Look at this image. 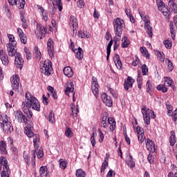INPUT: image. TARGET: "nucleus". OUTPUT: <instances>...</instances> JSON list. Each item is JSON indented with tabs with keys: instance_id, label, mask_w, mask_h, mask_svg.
Returning a JSON list of instances; mask_svg holds the SVG:
<instances>
[{
	"instance_id": "nucleus-1",
	"label": "nucleus",
	"mask_w": 177,
	"mask_h": 177,
	"mask_svg": "<svg viewBox=\"0 0 177 177\" xmlns=\"http://www.w3.org/2000/svg\"><path fill=\"white\" fill-rule=\"evenodd\" d=\"M26 100L22 102L21 109L28 118H31L32 117V112L30 109L32 108V110L39 111L41 110V105L39 104V101L35 97L31 96L29 93H26Z\"/></svg>"
},
{
	"instance_id": "nucleus-2",
	"label": "nucleus",
	"mask_w": 177,
	"mask_h": 177,
	"mask_svg": "<svg viewBox=\"0 0 177 177\" xmlns=\"http://www.w3.org/2000/svg\"><path fill=\"white\" fill-rule=\"evenodd\" d=\"M8 116L6 115H1V127L6 133H12L13 132V127H12V123L8 122Z\"/></svg>"
},
{
	"instance_id": "nucleus-3",
	"label": "nucleus",
	"mask_w": 177,
	"mask_h": 177,
	"mask_svg": "<svg viewBox=\"0 0 177 177\" xmlns=\"http://www.w3.org/2000/svg\"><path fill=\"white\" fill-rule=\"evenodd\" d=\"M123 24L124 20L120 18H116L113 21L114 31L115 32V35H118V37H121V35H122Z\"/></svg>"
},
{
	"instance_id": "nucleus-4",
	"label": "nucleus",
	"mask_w": 177,
	"mask_h": 177,
	"mask_svg": "<svg viewBox=\"0 0 177 177\" xmlns=\"http://www.w3.org/2000/svg\"><path fill=\"white\" fill-rule=\"evenodd\" d=\"M0 164L3 165V171H1V177H9L10 169H9V165H8V159H6V158L4 156H1Z\"/></svg>"
},
{
	"instance_id": "nucleus-5",
	"label": "nucleus",
	"mask_w": 177,
	"mask_h": 177,
	"mask_svg": "<svg viewBox=\"0 0 177 177\" xmlns=\"http://www.w3.org/2000/svg\"><path fill=\"white\" fill-rule=\"evenodd\" d=\"M140 17L142 19L143 21H145V28L147 31V35H149V37H150V38H151V37H153V28H151V26H150V21L148 20L149 17L147 16H143L142 15V14H140Z\"/></svg>"
},
{
	"instance_id": "nucleus-6",
	"label": "nucleus",
	"mask_w": 177,
	"mask_h": 177,
	"mask_svg": "<svg viewBox=\"0 0 177 177\" xmlns=\"http://www.w3.org/2000/svg\"><path fill=\"white\" fill-rule=\"evenodd\" d=\"M41 69L42 70V71H44V75H47L48 77H49V75L52 73V62L49 60H46Z\"/></svg>"
},
{
	"instance_id": "nucleus-7",
	"label": "nucleus",
	"mask_w": 177,
	"mask_h": 177,
	"mask_svg": "<svg viewBox=\"0 0 177 177\" xmlns=\"http://www.w3.org/2000/svg\"><path fill=\"white\" fill-rule=\"evenodd\" d=\"M157 5H158V9L164 16H169V10L168 8L165 6V3L164 2L161 1L160 0H156Z\"/></svg>"
},
{
	"instance_id": "nucleus-8",
	"label": "nucleus",
	"mask_w": 177,
	"mask_h": 177,
	"mask_svg": "<svg viewBox=\"0 0 177 177\" xmlns=\"http://www.w3.org/2000/svg\"><path fill=\"white\" fill-rule=\"evenodd\" d=\"M25 133L28 136V138H33V143L35 146L38 142H39V135L36 134L34 135V133L31 129L28 127L25 128Z\"/></svg>"
},
{
	"instance_id": "nucleus-9",
	"label": "nucleus",
	"mask_w": 177,
	"mask_h": 177,
	"mask_svg": "<svg viewBox=\"0 0 177 177\" xmlns=\"http://www.w3.org/2000/svg\"><path fill=\"white\" fill-rule=\"evenodd\" d=\"M69 26L71 28H73V37L77 35V28H78V22L77 21V18L74 16H71Z\"/></svg>"
},
{
	"instance_id": "nucleus-10",
	"label": "nucleus",
	"mask_w": 177,
	"mask_h": 177,
	"mask_svg": "<svg viewBox=\"0 0 177 177\" xmlns=\"http://www.w3.org/2000/svg\"><path fill=\"white\" fill-rule=\"evenodd\" d=\"M93 82L91 85V90L93 95L95 96V97H97L99 96V84H97V79L96 77H93Z\"/></svg>"
},
{
	"instance_id": "nucleus-11",
	"label": "nucleus",
	"mask_w": 177,
	"mask_h": 177,
	"mask_svg": "<svg viewBox=\"0 0 177 177\" xmlns=\"http://www.w3.org/2000/svg\"><path fill=\"white\" fill-rule=\"evenodd\" d=\"M15 64L17 68H19V70H21V68H23V66L24 64V60H23V58L21 57V55H20V53H17L16 55L15 59Z\"/></svg>"
},
{
	"instance_id": "nucleus-12",
	"label": "nucleus",
	"mask_w": 177,
	"mask_h": 177,
	"mask_svg": "<svg viewBox=\"0 0 177 177\" xmlns=\"http://www.w3.org/2000/svg\"><path fill=\"white\" fill-rule=\"evenodd\" d=\"M54 42L52 39H49L47 42V49L49 56L53 58L55 57V48L53 47Z\"/></svg>"
},
{
	"instance_id": "nucleus-13",
	"label": "nucleus",
	"mask_w": 177,
	"mask_h": 177,
	"mask_svg": "<svg viewBox=\"0 0 177 177\" xmlns=\"http://www.w3.org/2000/svg\"><path fill=\"white\" fill-rule=\"evenodd\" d=\"M16 43L7 44V51L11 57H13V56H15L16 53H17V50L15 49L16 48Z\"/></svg>"
},
{
	"instance_id": "nucleus-14",
	"label": "nucleus",
	"mask_w": 177,
	"mask_h": 177,
	"mask_svg": "<svg viewBox=\"0 0 177 177\" xmlns=\"http://www.w3.org/2000/svg\"><path fill=\"white\" fill-rule=\"evenodd\" d=\"M15 115L18 122H27V118L23 114V112H21V111H15Z\"/></svg>"
},
{
	"instance_id": "nucleus-15",
	"label": "nucleus",
	"mask_w": 177,
	"mask_h": 177,
	"mask_svg": "<svg viewBox=\"0 0 177 177\" xmlns=\"http://www.w3.org/2000/svg\"><path fill=\"white\" fill-rule=\"evenodd\" d=\"M142 114L144 117V121L147 125H150V114L147 113V108L143 106L142 108Z\"/></svg>"
},
{
	"instance_id": "nucleus-16",
	"label": "nucleus",
	"mask_w": 177,
	"mask_h": 177,
	"mask_svg": "<svg viewBox=\"0 0 177 177\" xmlns=\"http://www.w3.org/2000/svg\"><path fill=\"white\" fill-rule=\"evenodd\" d=\"M0 59L3 66H8L9 64V56L5 54L3 50H0Z\"/></svg>"
},
{
	"instance_id": "nucleus-17",
	"label": "nucleus",
	"mask_w": 177,
	"mask_h": 177,
	"mask_svg": "<svg viewBox=\"0 0 177 177\" xmlns=\"http://www.w3.org/2000/svg\"><path fill=\"white\" fill-rule=\"evenodd\" d=\"M11 82L12 84V88L16 91L19 89V84L20 82V79H19V75H15L11 77Z\"/></svg>"
},
{
	"instance_id": "nucleus-18",
	"label": "nucleus",
	"mask_w": 177,
	"mask_h": 177,
	"mask_svg": "<svg viewBox=\"0 0 177 177\" xmlns=\"http://www.w3.org/2000/svg\"><path fill=\"white\" fill-rule=\"evenodd\" d=\"M146 146L149 151H150L151 153H156V145L153 142L150 140V139H147Z\"/></svg>"
},
{
	"instance_id": "nucleus-19",
	"label": "nucleus",
	"mask_w": 177,
	"mask_h": 177,
	"mask_svg": "<svg viewBox=\"0 0 177 177\" xmlns=\"http://www.w3.org/2000/svg\"><path fill=\"white\" fill-rule=\"evenodd\" d=\"M121 158H123V160H125L126 163L130 168H133L135 167V162H133L132 156H126L125 158H123L122 156H120Z\"/></svg>"
},
{
	"instance_id": "nucleus-20",
	"label": "nucleus",
	"mask_w": 177,
	"mask_h": 177,
	"mask_svg": "<svg viewBox=\"0 0 177 177\" xmlns=\"http://www.w3.org/2000/svg\"><path fill=\"white\" fill-rule=\"evenodd\" d=\"M113 60L118 70H121V68H122V62H121V59H120V55L115 54L113 57Z\"/></svg>"
},
{
	"instance_id": "nucleus-21",
	"label": "nucleus",
	"mask_w": 177,
	"mask_h": 177,
	"mask_svg": "<svg viewBox=\"0 0 177 177\" xmlns=\"http://www.w3.org/2000/svg\"><path fill=\"white\" fill-rule=\"evenodd\" d=\"M39 174L41 177H50V175L48 171V167L46 166H42L39 169Z\"/></svg>"
},
{
	"instance_id": "nucleus-22",
	"label": "nucleus",
	"mask_w": 177,
	"mask_h": 177,
	"mask_svg": "<svg viewBox=\"0 0 177 177\" xmlns=\"http://www.w3.org/2000/svg\"><path fill=\"white\" fill-rule=\"evenodd\" d=\"M133 85V81L132 80V77L129 76L127 77V80L124 81V89L126 91H128V89H129V86L130 88H132Z\"/></svg>"
},
{
	"instance_id": "nucleus-23",
	"label": "nucleus",
	"mask_w": 177,
	"mask_h": 177,
	"mask_svg": "<svg viewBox=\"0 0 177 177\" xmlns=\"http://www.w3.org/2000/svg\"><path fill=\"white\" fill-rule=\"evenodd\" d=\"M64 75L70 78L71 77H73V69L70 66H66L63 70Z\"/></svg>"
},
{
	"instance_id": "nucleus-24",
	"label": "nucleus",
	"mask_w": 177,
	"mask_h": 177,
	"mask_svg": "<svg viewBox=\"0 0 177 177\" xmlns=\"http://www.w3.org/2000/svg\"><path fill=\"white\" fill-rule=\"evenodd\" d=\"M66 88L65 93L68 96V92H73L74 91V84H73V82L66 83Z\"/></svg>"
},
{
	"instance_id": "nucleus-25",
	"label": "nucleus",
	"mask_w": 177,
	"mask_h": 177,
	"mask_svg": "<svg viewBox=\"0 0 177 177\" xmlns=\"http://www.w3.org/2000/svg\"><path fill=\"white\" fill-rule=\"evenodd\" d=\"M53 1V6H57L58 8L59 12L63 10V4H62V0H50Z\"/></svg>"
},
{
	"instance_id": "nucleus-26",
	"label": "nucleus",
	"mask_w": 177,
	"mask_h": 177,
	"mask_svg": "<svg viewBox=\"0 0 177 177\" xmlns=\"http://www.w3.org/2000/svg\"><path fill=\"white\" fill-rule=\"evenodd\" d=\"M0 151L1 154H8V151H6V142H5V141L0 142Z\"/></svg>"
},
{
	"instance_id": "nucleus-27",
	"label": "nucleus",
	"mask_w": 177,
	"mask_h": 177,
	"mask_svg": "<svg viewBox=\"0 0 177 177\" xmlns=\"http://www.w3.org/2000/svg\"><path fill=\"white\" fill-rule=\"evenodd\" d=\"M108 124H109L110 126V131L113 132L114 129H115V120L113 118H108Z\"/></svg>"
},
{
	"instance_id": "nucleus-28",
	"label": "nucleus",
	"mask_w": 177,
	"mask_h": 177,
	"mask_svg": "<svg viewBox=\"0 0 177 177\" xmlns=\"http://www.w3.org/2000/svg\"><path fill=\"white\" fill-rule=\"evenodd\" d=\"M76 50V57H77L78 60H82L84 59V50L81 47H79Z\"/></svg>"
},
{
	"instance_id": "nucleus-29",
	"label": "nucleus",
	"mask_w": 177,
	"mask_h": 177,
	"mask_svg": "<svg viewBox=\"0 0 177 177\" xmlns=\"http://www.w3.org/2000/svg\"><path fill=\"white\" fill-rule=\"evenodd\" d=\"M26 164H30L32 162V164H35V156H32L31 158L28 156H25L24 157Z\"/></svg>"
},
{
	"instance_id": "nucleus-30",
	"label": "nucleus",
	"mask_w": 177,
	"mask_h": 177,
	"mask_svg": "<svg viewBox=\"0 0 177 177\" xmlns=\"http://www.w3.org/2000/svg\"><path fill=\"white\" fill-rule=\"evenodd\" d=\"M130 41L127 36H124L122 39V48H128Z\"/></svg>"
},
{
	"instance_id": "nucleus-31",
	"label": "nucleus",
	"mask_w": 177,
	"mask_h": 177,
	"mask_svg": "<svg viewBox=\"0 0 177 177\" xmlns=\"http://www.w3.org/2000/svg\"><path fill=\"white\" fill-rule=\"evenodd\" d=\"M176 137L175 136V131H171V136L169 138V142H170L171 146H174L175 145V143H176Z\"/></svg>"
},
{
	"instance_id": "nucleus-32",
	"label": "nucleus",
	"mask_w": 177,
	"mask_h": 177,
	"mask_svg": "<svg viewBox=\"0 0 177 177\" xmlns=\"http://www.w3.org/2000/svg\"><path fill=\"white\" fill-rule=\"evenodd\" d=\"M106 167H109V156H106L104 162H102L101 172H104Z\"/></svg>"
},
{
	"instance_id": "nucleus-33",
	"label": "nucleus",
	"mask_w": 177,
	"mask_h": 177,
	"mask_svg": "<svg viewBox=\"0 0 177 177\" xmlns=\"http://www.w3.org/2000/svg\"><path fill=\"white\" fill-rule=\"evenodd\" d=\"M111 46H113V40H111L107 46L106 60H109V58L110 57V53H111Z\"/></svg>"
},
{
	"instance_id": "nucleus-34",
	"label": "nucleus",
	"mask_w": 177,
	"mask_h": 177,
	"mask_svg": "<svg viewBox=\"0 0 177 177\" xmlns=\"http://www.w3.org/2000/svg\"><path fill=\"white\" fill-rule=\"evenodd\" d=\"M140 50L142 55L145 56L147 59H150V55H149V51H147L145 47H140Z\"/></svg>"
},
{
	"instance_id": "nucleus-35",
	"label": "nucleus",
	"mask_w": 177,
	"mask_h": 177,
	"mask_svg": "<svg viewBox=\"0 0 177 177\" xmlns=\"http://www.w3.org/2000/svg\"><path fill=\"white\" fill-rule=\"evenodd\" d=\"M76 176L77 177H85L86 176V173L82 170V169H79L76 170Z\"/></svg>"
},
{
	"instance_id": "nucleus-36",
	"label": "nucleus",
	"mask_w": 177,
	"mask_h": 177,
	"mask_svg": "<svg viewBox=\"0 0 177 177\" xmlns=\"http://www.w3.org/2000/svg\"><path fill=\"white\" fill-rule=\"evenodd\" d=\"M163 44L167 49H171L172 47V41H171V39H167V40L164 41Z\"/></svg>"
},
{
	"instance_id": "nucleus-37",
	"label": "nucleus",
	"mask_w": 177,
	"mask_h": 177,
	"mask_svg": "<svg viewBox=\"0 0 177 177\" xmlns=\"http://www.w3.org/2000/svg\"><path fill=\"white\" fill-rule=\"evenodd\" d=\"M156 89L158 91H162L163 93H165L168 91V88L165 87V85L164 84H159L157 87Z\"/></svg>"
},
{
	"instance_id": "nucleus-38",
	"label": "nucleus",
	"mask_w": 177,
	"mask_h": 177,
	"mask_svg": "<svg viewBox=\"0 0 177 177\" xmlns=\"http://www.w3.org/2000/svg\"><path fill=\"white\" fill-rule=\"evenodd\" d=\"M165 62L166 63L167 62V67L169 71H172V70H174V63H172V61H171L169 59H166Z\"/></svg>"
},
{
	"instance_id": "nucleus-39",
	"label": "nucleus",
	"mask_w": 177,
	"mask_h": 177,
	"mask_svg": "<svg viewBox=\"0 0 177 177\" xmlns=\"http://www.w3.org/2000/svg\"><path fill=\"white\" fill-rule=\"evenodd\" d=\"M71 114L72 115H74L75 114L76 115L77 113H78V111H79V110H78V105L76 106V111H75V105L74 104H71Z\"/></svg>"
},
{
	"instance_id": "nucleus-40",
	"label": "nucleus",
	"mask_w": 177,
	"mask_h": 177,
	"mask_svg": "<svg viewBox=\"0 0 177 177\" xmlns=\"http://www.w3.org/2000/svg\"><path fill=\"white\" fill-rule=\"evenodd\" d=\"M59 167L62 169H66V168H67V162L63 159H60Z\"/></svg>"
},
{
	"instance_id": "nucleus-41",
	"label": "nucleus",
	"mask_w": 177,
	"mask_h": 177,
	"mask_svg": "<svg viewBox=\"0 0 177 177\" xmlns=\"http://www.w3.org/2000/svg\"><path fill=\"white\" fill-rule=\"evenodd\" d=\"M35 58L38 60H41V57H42V55L41 54V51L38 49V47H35Z\"/></svg>"
},
{
	"instance_id": "nucleus-42",
	"label": "nucleus",
	"mask_w": 177,
	"mask_h": 177,
	"mask_svg": "<svg viewBox=\"0 0 177 177\" xmlns=\"http://www.w3.org/2000/svg\"><path fill=\"white\" fill-rule=\"evenodd\" d=\"M97 133L96 131L93 132L91 137V142L93 146V147H95V145H96V140H95V136H96Z\"/></svg>"
},
{
	"instance_id": "nucleus-43",
	"label": "nucleus",
	"mask_w": 177,
	"mask_h": 177,
	"mask_svg": "<svg viewBox=\"0 0 177 177\" xmlns=\"http://www.w3.org/2000/svg\"><path fill=\"white\" fill-rule=\"evenodd\" d=\"M165 82H166L168 84V86H171V88H175V86L172 85L174 84V81L171 80V77H166L165 79Z\"/></svg>"
},
{
	"instance_id": "nucleus-44",
	"label": "nucleus",
	"mask_w": 177,
	"mask_h": 177,
	"mask_svg": "<svg viewBox=\"0 0 177 177\" xmlns=\"http://www.w3.org/2000/svg\"><path fill=\"white\" fill-rule=\"evenodd\" d=\"M107 107H111L113 106V101H111V97H108L107 100H105L103 102Z\"/></svg>"
},
{
	"instance_id": "nucleus-45",
	"label": "nucleus",
	"mask_w": 177,
	"mask_h": 177,
	"mask_svg": "<svg viewBox=\"0 0 177 177\" xmlns=\"http://www.w3.org/2000/svg\"><path fill=\"white\" fill-rule=\"evenodd\" d=\"M8 37L10 41L8 44H15V45H17V42L16 41H15V36H13V35H8Z\"/></svg>"
},
{
	"instance_id": "nucleus-46",
	"label": "nucleus",
	"mask_w": 177,
	"mask_h": 177,
	"mask_svg": "<svg viewBox=\"0 0 177 177\" xmlns=\"http://www.w3.org/2000/svg\"><path fill=\"white\" fill-rule=\"evenodd\" d=\"M142 73L143 75H147V73H149V68L146 64H143L142 66Z\"/></svg>"
},
{
	"instance_id": "nucleus-47",
	"label": "nucleus",
	"mask_w": 177,
	"mask_h": 177,
	"mask_svg": "<svg viewBox=\"0 0 177 177\" xmlns=\"http://www.w3.org/2000/svg\"><path fill=\"white\" fill-rule=\"evenodd\" d=\"M48 120L49 122H51L52 124L55 123V114H53V111L50 112Z\"/></svg>"
},
{
	"instance_id": "nucleus-48",
	"label": "nucleus",
	"mask_w": 177,
	"mask_h": 177,
	"mask_svg": "<svg viewBox=\"0 0 177 177\" xmlns=\"http://www.w3.org/2000/svg\"><path fill=\"white\" fill-rule=\"evenodd\" d=\"M138 140L140 141L141 143H143L145 140H146V137L145 136V133H142L141 134H138Z\"/></svg>"
},
{
	"instance_id": "nucleus-49",
	"label": "nucleus",
	"mask_w": 177,
	"mask_h": 177,
	"mask_svg": "<svg viewBox=\"0 0 177 177\" xmlns=\"http://www.w3.org/2000/svg\"><path fill=\"white\" fill-rule=\"evenodd\" d=\"M65 135L67 136V138H71V136H73V131L71 129H70V128H66Z\"/></svg>"
},
{
	"instance_id": "nucleus-50",
	"label": "nucleus",
	"mask_w": 177,
	"mask_h": 177,
	"mask_svg": "<svg viewBox=\"0 0 177 177\" xmlns=\"http://www.w3.org/2000/svg\"><path fill=\"white\" fill-rule=\"evenodd\" d=\"M21 42L26 45L27 44V36H26V34L22 35L21 37H19Z\"/></svg>"
},
{
	"instance_id": "nucleus-51",
	"label": "nucleus",
	"mask_w": 177,
	"mask_h": 177,
	"mask_svg": "<svg viewBox=\"0 0 177 177\" xmlns=\"http://www.w3.org/2000/svg\"><path fill=\"white\" fill-rule=\"evenodd\" d=\"M106 120H107V118H106V117L102 118V128H107V127H109V123H106Z\"/></svg>"
},
{
	"instance_id": "nucleus-52",
	"label": "nucleus",
	"mask_w": 177,
	"mask_h": 177,
	"mask_svg": "<svg viewBox=\"0 0 177 177\" xmlns=\"http://www.w3.org/2000/svg\"><path fill=\"white\" fill-rule=\"evenodd\" d=\"M165 105H166V107L168 110V112H167L168 114L169 115L171 114L172 113V109H173L172 105H171V104H169L168 102H166Z\"/></svg>"
},
{
	"instance_id": "nucleus-53",
	"label": "nucleus",
	"mask_w": 177,
	"mask_h": 177,
	"mask_svg": "<svg viewBox=\"0 0 177 177\" xmlns=\"http://www.w3.org/2000/svg\"><path fill=\"white\" fill-rule=\"evenodd\" d=\"M123 135L124 136V139L128 145H131V139L129 137H128V134H127V132H124Z\"/></svg>"
},
{
	"instance_id": "nucleus-54",
	"label": "nucleus",
	"mask_w": 177,
	"mask_h": 177,
	"mask_svg": "<svg viewBox=\"0 0 177 177\" xmlns=\"http://www.w3.org/2000/svg\"><path fill=\"white\" fill-rule=\"evenodd\" d=\"M19 9H24V5H26V1L24 0H19Z\"/></svg>"
},
{
	"instance_id": "nucleus-55",
	"label": "nucleus",
	"mask_w": 177,
	"mask_h": 177,
	"mask_svg": "<svg viewBox=\"0 0 177 177\" xmlns=\"http://www.w3.org/2000/svg\"><path fill=\"white\" fill-rule=\"evenodd\" d=\"M136 132H137L138 135L145 133V131L143 130V129L139 126H138L136 127Z\"/></svg>"
},
{
	"instance_id": "nucleus-56",
	"label": "nucleus",
	"mask_w": 177,
	"mask_h": 177,
	"mask_svg": "<svg viewBox=\"0 0 177 177\" xmlns=\"http://www.w3.org/2000/svg\"><path fill=\"white\" fill-rule=\"evenodd\" d=\"M106 177H115V172L113 170H109L108 172Z\"/></svg>"
},
{
	"instance_id": "nucleus-57",
	"label": "nucleus",
	"mask_w": 177,
	"mask_h": 177,
	"mask_svg": "<svg viewBox=\"0 0 177 177\" xmlns=\"http://www.w3.org/2000/svg\"><path fill=\"white\" fill-rule=\"evenodd\" d=\"M109 97H110V96H108L107 94H106L105 93H102V96H101V99L102 100V102H104L105 100H107L109 99Z\"/></svg>"
},
{
	"instance_id": "nucleus-58",
	"label": "nucleus",
	"mask_w": 177,
	"mask_h": 177,
	"mask_svg": "<svg viewBox=\"0 0 177 177\" xmlns=\"http://www.w3.org/2000/svg\"><path fill=\"white\" fill-rule=\"evenodd\" d=\"M36 150L37 156H44V149H42V147H40L39 149H37Z\"/></svg>"
},
{
	"instance_id": "nucleus-59",
	"label": "nucleus",
	"mask_w": 177,
	"mask_h": 177,
	"mask_svg": "<svg viewBox=\"0 0 177 177\" xmlns=\"http://www.w3.org/2000/svg\"><path fill=\"white\" fill-rule=\"evenodd\" d=\"M84 6L85 2L84 1V0H79V1L77 2V6L79 8H84Z\"/></svg>"
},
{
	"instance_id": "nucleus-60",
	"label": "nucleus",
	"mask_w": 177,
	"mask_h": 177,
	"mask_svg": "<svg viewBox=\"0 0 177 177\" xmlns=\"http://www.w3.org/2000/svg\"><path fill=\"white\" fill-rule=\"evenodd\" d=\"M147 160L150 164H154V158L153 156H148Z\"/></svg>"
},
{
	"instance_id": "nucleus-61",
	"label": "nucleus",
	"mask_w": 177,
	"mask_h": 177,
	"mask_svg": "<svg viewBox=\"0 0 177 177\" xmlns=\"http://www.w3.org/2000/svg\"><path fill=\"white\" fill-rule=\"evenodd\" d=\"M124 12H125L127 16H128V17H130L131 16H132V13L131 12V10L128 9V8H125Z\"/></svg>"
},
{
	"instance_id": "nucleus-62",
	"label": "nucleus",
	"mask_w": 177,
	"mask_h": 177,
	"mask_svg": "<svg viewBox=\"0 0 177 177\" xmlns=\"http://www.w3.org/2000/svg\"><path fill=\"white\" fill-rule=\"evenodd\" d=\"M41 14H42V17H43L44 21H48V13L44 12H41Z\"/></svg>"
},
{
	"instance_id": "nucleus-63",
	"label": "nucleus",
	"mask_w": 177,
	"mask_h": 177,
	"mask_svg": "<svg viewBox=\"0 0 177 177\" xmlns=\"http://www.w3.org/2000/svg\"><path fill=\"white\" fill-rule=\"evenodd\" d=\"M17 1L18 0H8V3L13 6L15 5H17Z\"/></svg>"
},
{
	"instance_id": "nucleus-64",
	"label": "nucleus",
	"mask_w": 177,
	"mask_h": 177,
	"mask_svg": "<svg viewBox=\"0 0 177 177\" xmlns=\"http://www.w3.org/2000/svg\"><path fill=\"white\" fill-rule=\"evenodd\" d=\"M171 9L174 11V13H177V4L175 3L171 8Z\"/></svg>"
}]
</instances>
